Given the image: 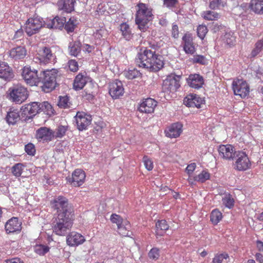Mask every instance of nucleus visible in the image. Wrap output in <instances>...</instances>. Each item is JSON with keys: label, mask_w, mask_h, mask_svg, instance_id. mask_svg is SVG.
<instances>
[{"label": "nucleus", "mask_w": 263, "mask_h": 263, "mask_svg": "<svg viewBox=\"0 0 263 263\" xmlns=\"http://www.w3.org/2000/svg\"><path fill=\"white\" fill-rule=\"evenodd\" d=\"M52 208L57 210V216L53 221V231L60 236L65 235L72 226L74 219V209L68 199L58 196L51 201Z\"/></svg>", "instance_id": "nucleus-1"}, {"label": "nucleus", "mask_w": 263, "mask_h": 263, "mask_svg": "<svg viewBox=\"0 0 263 263\" xmlns=\"http://www.w3.org/2000/svg\"><path fill=\"white\" fill-rule=\"evenodd\" d=\"M157 46L152 45L149 47H142L137 53L135 62L137 66L149 71L156 72L164 65L163 57L157 53Z\"/></svg>", "instance_id": "nucleus-2"}, {"label": "nucleus", "mask_w": 263, "mask_h": 263, "mask_svg": "<svg viewBox=\"0 0 263 263\" xmlns=\"http://www.w3.org/2000/svg\"><path fill=\"white\" fill-rule=\"evenodd\" d=\"M135 23L138 28L144 31L148 23L153 18V9L148 5L139 2L136 6Z\"/></svg>", "instance_id": "nucleus-3"}, {"label": "nucleus", "mask_w": 263, "mask_h": 263, "mask_svg": "<svg viewBox=\"0 0 263 263\" xmlns=\"http://www.w3.org/2000/svg\"><path fill=\"white\" fill-rule=\"evenodd\" d=\"M60 77L58 70H41L39 86L45 92H49L55 89L58 85L57 80Z\"/></svg>", "instance_id": "nucleus-4"}, {"label": "nucleus", "mask_w": 263, "mask_h": 263, "mask_svg": "<svg viewBox=\"0 0 263 263\" xmlns=\"http://www.w3.org/2000/svg\"><path fill=\"white\" fill-rule=\"evenodd\" d=\"M8 92L9 99L16 104H21L27 100L29 96L27 88L20 84L10 87Z\"/></svg>", "instance_id": "nucleus-5"}, {"label": "nucleus", "mask_w": 263, "mask_h": 263, "mask_svg": "<svg viewBox=\"0 0 263 263\" xmlns=\"http://www.w3.org/2000/svg\"><path fill=\"white\" fill-rule=\"evenodd\" d=\"M21 75L27 84L33 86H39L41 70L32 69L30 66H24L21 70Z\"/></svg>", "instance_id": "nucleus-6"}, {"label": "nucleus", "mask_w": 263, "mask_h": 263, "mask_svg": "<svg viewBox=\"0 0 263 263\" xmlns=\"http://www.w3.org/2000/svg\"><path fill=\"white\" fill-rule=\"evenodd\" d=\"M181 74H176L172 73L167 76L166 78L163 80L162 89L164 92H174L180 86V79Z\"/></svg>", "instance_id": "nucleus-7"}, {"label": "nucleus", "mask_w": 263, "mask_h": 263, "mask_svg": "<svg viewBox=\"0 0 263 263\" xmlns=\"http://www.w3.org/2000/svg\"><path fill=\"white\" fill-rule=\"evenodd\" d=\"M34 59L37 60L41 64H54L55 62L56 55L50 47L45 46L38 51L36 57Z\"/></svg>", "instance_id": "nucleus-8"}, {"label": "nucleus", "mask_w": 263, "mask_h": 263, "mask_svg": "<svg viewBox=\"0 0 263 263\" xmlns=\"http://www.w3.org/2000/svg\"><path fill=\"white\" fill-rule=\"evenodd\" d=\"M22 119L25 121L31 119L36 114L40 113L39 103L33 102L25 104L21 108Z\"/></svg>", "instance_id": "nucleus-9"}, {"label": "nucleus", "mask_w": 263, "mask_h": 263, "mask_svg": "<svg viewBox=\"0 0 263 263\" xmlns=\"http://www.w3.org/2000/svg\"><path fill=\"white\" fill-rule=\"evenodd\" d=\"M43 19L40 17L29 18L26 23V32L29 36L37 33L43 26Z\"/></svg>", "instance_id": "nucleus-10"}, {"label": "nucleus", "mask_w": 263, "mask_h": 263, "mask_svg": "<svg viewBox=\"0 0 263 263\" xmlns=\"http://www.w3.org/2000/svg\"><path fill=\"white\" fill-rule=\"evenodd\" d=\"M232 88L235 95L239 96L242 98H245L249 93V86L248 83L242 79L234 81Z\"/></svg>", "instance_id": "nucleus-11"}, {"label": "nucleus", "mask_w": 263, "mask_h": 263, "mask_svg": "<svg viewBox=\"0 0 263 263\" xmlns=\"http://www.w3.org/2000/svg\"><path fill=\"white\" fill-rule=\"evenodd\" d=\"M74 118L77 128L80 131L86 129L92 121L91 116L83 111H78Z\"/></svg>", "instance_id": "nucleus-12"}, {"label": "nucleus", "mask_w": 263, "mask_h": 263, "mask_svg": "<svg viewBox=\"0 0 263 263\" xmlns=\"http://www.w3.org/2000/svg\"><path fill=\"white\" fill-rule=\"evenodd\" d=\"M157 105V102L154 99L147 98L142 100L139 105L138 110L143 113L151 114L154 112L155 107Z\"/></svg>", "instance_id": "nucleus-13"}, {"label": "nucleus", "mask_w": 263, "mask_h": 263, "mask_svg": "<svg viewBox=\"0 0 263 263\" xmlns=\"http://www.w3.org/2000/svg\"><path fill=\"white\" fill-rule=\"evenodd\" d=\"M124 89L122 82L118 80H115L109 85V93L114 99L119 98L123 95Z\"/></svg>", "instance_id": "nucleus-14"}, {"label": "nucleus", "mask_w": 263, "mask_h": 263, "mask_svg": "<svg viewBox=\"0 0 263 263\" xmlns=\"http://www.w3.org/2000/svg\"><path fill=\"white\" fill-rule=\"evenodd\" d=\"M204 100L196 94L190 93L183 100L185 105L190 107H197L200 108L203 104Z\"/></svg>", "instance_id": "nucleus-15"}, {"label": "nucleus", "mask_w": 263, "mask_h": 263, "mask_svg": "<svg viewBox=\"0 0 263 263\" xmlns=\"http://www.w3.org/2000/svg\"><path fill=\"white\" fill-rule=\"evenodd\" d=\"M86 175L81 169L76 170L72 174L71 178H67L68 181L74 186H80L85 181Z\"/></svg>", "instance_id": "nucleus-16"}, {"label": "nucleus", "mask_w": 263, "mask_h": 263, "mask_svg": "<svg viewBox=\"0 0 263 263\" xmlns=\"http://www.w3.org/2000/svg\"><path fill=\"white\" fill-rule=\"evenodd\" d=\"M36 138L40 141L49 142L54 138V132L46 127H40L36 132Z\"/></svg>", "instance_id": "nucleus-17"}, {"label": "nucleus", "mask_w": 263, "mask_h": 263, "mask_svg": "<svg viewBox=\"0 0 263 263\" xmlns=\"http://www.w3.org/2000/svg\"><path fill=\"white\" fill-rule=\"evenodd\" d=\"M22 223L17 217H13L8 220L5 225L6 232L7 234L20 232L22 229Z\"/></svg>", "instance_id": "nucleus-18"}, {"label": "nucleus", "mask_w": 263, "mask_h": 263, "mask_svg": "<svg viewBox=\"0 0 263 263\" xmlns=\"http://www.w3.org/2000/svg\"><path fill=\"white\" fill-rule=\"evenodd\" d=\"M235 149L231 144L220 145L218 148L219 156L223 159L231 161Z\"/></svg>", "instance_id": "nucleus-19"}, {"label": "nucleus", "mask_w": 263, "mask_h": 263, "mask_svg": "<svg viewBox=\"0 0 263 263\" xmlns=\"http://www.w3.org/2000/svg\"><path fill=\"white\" fill-rule=\"evenodd\" d=\"M14 77L13 71L8 63L0 62V78L6 81H10Z\"/></svg>", "instance_id": "nucleus-20"}, {"label": "nucleus", "mask_w": 263, "mask_h": 263, "mask_svg": "<svg viewBox=\"0 0 263 263\" xmlns=\"http://www.w3.org/2000/svg\"><path fill=\"white\" fill-rule=\"evenodd\" d=\"M85 241L84 237L81 234L72 232L69 233L66 238V242L69 246H77Z\"/></svg>", "instance_id": "nucleus-21"}, {"label": "nucleus", "mask_w": 263, "mask_h": 263, "mask_svg": "<svg viewBox=\"0 0 263 263\" xmlns=\"http://www.w3.org/2000/svg\"><path fill=\"white\" fill-rule=\"evenodd\" d=\"M188 85L192 88L199 89L204 84V80L202 76L199 74H191L186 79Z\"/></svg>", "instance_id": "nucleus-22"}, {"label": "nucleus", "mask_w": 263, "mask_h": 263, "mask_svg": "<svg viewBox=\"0 0 263 263\" xmlns=\"http://www.w3.org/2000/svg\"><path fill=\"white\" fill-rule=\"evenodd\" d=\"M183 48L185 53L191 55L196 52V49L193 42V39L190 34L186 33L182 37Z\"/></svg>", "instance_id": "nucleus-23"}, {"label": "nucleus", "mask_w": 263, "mask_h": 263, "mask_svg": "<svg viewBox=\"0 0 263 263\" xmlns=\"http://www.w3.org/2000/svg\"><path fill=\"white\" fill-rule=\"evenodd\" d=\"M182 125L178 122L172 124L165 130V136L170 138L178 137L182 133Z\"/></svg>", "instance_id": "nucleus-24"}, {"label": "nucleus", "mask_w": 263, "mask_h": 263, "mask_svg": "<svg viewBox=\"0 0 263 263\" xmlns=\"http://www.w3.org/2000/svg\"><path fill=\"white\" fill-rule=\"evenodd\" d=\"M231 161L235 164H250V161L246 153L243 151H235Z\"/></svg>", "instance_id": "nucleus-25"}, {"label": "nucleus", "mask_w": 263, "mask_h": 263, "mask_svg": "<svg viewBox=\"0 0 263 263\" xmlns=\"http://www.w3.org/2000/svg\"><path fill=\"white\" fill-rule=\"evenodd\" d=\"M75 0H58L57 6L59 10L66 13H71L74 10Z\"/></svg>", "instance_id": "nucleus-26"}, {"label": "nucleus", "mask_w": 263, "mask_h": 263, "mask_svg": "<svg viewBox=\"0 0 263 263\" xmlns=\"http://www.w3.org/2000/svg\"><path fill=\"white\" fill-rule=\"evenodd\" d=\"M66 23L65 17L55 16L52 20L47 21L46 25L47 27L50 29H62Z\"/></svg>", "instance_id": "nucleus-27"}, {"label": "nucleus", "mask_w": 263, "mask_h": 263, "mask_svg": "<svg viewBox=\"0 0 263 263\" xmlns=\"http://www.w3.org/2000/svg\"><path fill=\"white\" fill-rule=\"evenodd\" d=\"M26 55V50L24 47L17 46L9 51V56L14 60H21Z\"/></svg>", "instance_id": "nucleus-28"}, {"label": "nucleus", "mask_w": 263, "mask_h": 263, "mask_svg": "<svg viewBox=\"0 0 263 263\" xmlns=\"http://www.w3.org/2000/svg\"><path fill=\"white\" fill-rule=\"evenodd\" d=\"M21 119L20 112L17 109H10L5 118L6 122L9 124L14 125Z\"/></svg>", "instance_id": "nucleus-29"}, {"label": "nucleus", "mask_w": 263, "mask_h": 263, "mask_svg": "<svg viewBox=\"0 0 263 263\" xmlns=\"http://www.w3.org/2000/svg\"><path fill=\"white\" fill-rule=\"evenodd\" d=\"M169 225L164 219L159 220L156 223V236L158 239L159 237L163 236L165 232L169 229Z\"/></svg>", "instance_id": "nucleus-30"}, {"label": "nucleus", "mask_w": 263, "mask_h": 263, "mask_svg": "<svg viewBox=\"0 0 263 263\" xmlns=\"http://www.w3.org/2000/svg\"><path fill=\"white\" fill-rule=\"evenodd\" d=\"M82 44L79 40L71 42L68 45V51L70 55L77 57L81 52Z\"/></svg>", "instance_id": "nucleus-31"}, {"label": "nucleus", "mask_w": 263, "mask_h": 263, "mask_svg": "<svg viewBox=\"0 0 263 263\" xmlns=\"http://www.w3.org/2000/svg\"><path fill=\"white\" fill-rule=\"evenodd\" d=\"M249 7L255 14H263V0H251Z\"/></svg>", "instance_id": "nucleus-32"}, {"label": "nucleus", "mask_w": 263, "mask_h": 263, "mask_svg": "<svg viewBox=\"0 0 263 263\" xmlns=\"http://www.w3.org/2000/svg\"><path fill=\"white\" fill-rule=\"evenodd\" d=\"M86 78L82 73H79L75 78L73 87L76 90L82 89L86 84Z\"/></svg>", "instance_id": "nucleus-33"}, {"label": "nucleus", "mask_w": 263, "mask_h": 263, "mask_svg": "<svg viewBox=\"0 0 263 263\" xmlns=\"http://www.w3.org/2000/svg\"><path fill=\"white\" fill-rule=\"evenodd\" d=\"M210 178L211 174L209 172L208 170L203 169L199 174H196L194 176L193 179L195 181L203 183L207 180H210Z\"/></svg>", "instance_id": "nucleus-34"}, {"label": "nucleus", "mask_w": 263, "mask_h": 263, "mask_svg": "<svg viewBox=\"0 0 263 263\" xmlns=\"http://www.w3.org/2000/svg\"><path fill=\"white\" fill-rule=\"evenodd\" d=\"M78 21L74 17H70L64 24V28L67 33L73 32L77 26Z\"/></svg>", "instance_id": "nucleus-35"}, {"label": "nucleus", "mask_w": 263, "mask_h": 263, "mask_svg": "<svg viewBox=\"0 0 263 263\" xmlns=\"http://www.w3.org/2000/svg\"><path fill=\"white\" fill-rule=\"evenodd\" d=\"M40 112H43L45 114L51 116L54 114V109L50 104L45 101L39 103Z\"/></svg>", "instance_id": "nucleus-36"}, {"label": "nucleus", "mask_w": 263, "mask_h": 263, "mask_svg": "<svg viewBox=\"0 0 263 263\" xmlns=\"http://www.w3.org/2000/svg\"><path fill=\"white\" fill-rule=\"evenodd\" d=\"M110 221L117 225L118 230L120 233H123V231L126 230V228L122 225L123 219L119 215L116 214H112L110 218Z\"/></svg>", "instance_id": "nucleus-37"}, {"label": "nucleus", "mask_w": 263, "mask_h": 263, "mask_svg": "<svg viewBox=\"0 0 263 263\" xmlns=\"http://www.w3.org/2000/svg\"><path fill=\"white\" fill-rule=\"evenodd\" d=\"M120 31L122 32V36L126 40L129 41L132 38L133 34L129 26L127 24L122 23L120 25Z\"/></svg>", "instance_id": "nucleus-38"}, {"label": "nucleus", "mask_w": 263, "mask_h": 263, "mask_svg": "<svg viewBox=\"0 0 263 263\" xmlns=\"http://www.w3.org/2000/svg\"><path fill=\"white\" fill-rule=\"evenodd\" d=\"M222 218V213L217 209L213 210L210 215V220L214 225H216Z\"/></svg>", "instance_id": "nucleus-39"}, {"label": "nucleus", "mask_w": 263, "mask_h": 263, "mask_svg": "<svg viewBox=\"0 0 263 263\" xmlns=\"http://www.w3.org/2000/svg\"><path fill=\"white\" fill-rule=\"evenodd\" d=\"M61 108H69L71 107V103L69 101V97L67 96H60L58 104Z\"/></svg>", "instance_id": "nucleus-40"}, {"label": "nucleus", "mask_w": 263, "mask_h": 263, "mask_svg": "<svg viewBox=\"0 0 263 263\" xmlns=\"http://www.w3.org/2000/svg\"><path fill=\"white\" fill-rule=\"evenodd\" d=\"M34 252L39 255L43 256L49 251L50 248L44 245H37L34 247Z\"/></svg>", "instance_id": "nucleus-41"}, {"label": "nucleus", "mask_w": 263, "mask_h": 263, "mask_svg": "<svg viewBox=\"0 0 263 263\" xmlns=\"http://www.w3.org/2000/svg\"><path fill=\"white\" fill-rule=\"evenodd\" d=\"M68 126L59 125L54 132V137L55 138H62L68 130Z\"/></svg>", "instance_id": "nucleus-42"}, {"label": "nucleus", "mask_w": 263, "mask_h": 263, "mask_svg": "<svg viewBox=\"0 0 263 263\" xmlns=\"http://www.w3.org/2000/svg\"><path fill=\"white\" fill-rule=\"evenodd\" d=\"M189 60L193 64L206 65L207 63V61L205 57L202 55H194L193 57L191 58Z\"/></svg>", "instance_id": "nucleus-43"}, {"label": "nucleus", "mask_w": 263, "mask_h": 263, "mask_svg": "<svg viewBox=\"0 0 263 263\" xmlns=\"http://www.w3.org/2000/svg\"><path fill=\"white\" fill-rule=\"evenodd\" d=\"M202 15L205 20L209 21L217 20L219 16L217 12L212 11H204Z\"/></svg>", "instance_id": "nucleus-44"}, {"label": "nucleus", "mask_w": 263, "mask_h": 263, "mask_svg": "<svg viewBox=\"0 0 263 263\" xmlns=\"http://www.w3.org/2000/svg\"><path fill=\"white\" fill-rule=\"evenodd\" d=\"M263 50V39L258 40L255 45V48L251 52L253 57H256Z\"/></svg>", "instance_id": "nucleus-45"}, {"label": "nucleus", "mask_w": 263, "mask_h": 263, "mask_svg": "<svg viewBox=\"0 0 263 263\" xmlns=\"http://www.w3.org/2000/svg\"><path fill=\"white\" fill-rule=\"evenodd\" d=\"M141 74V73L135 68L129 69L127 71L124 72V75L128 79H134L138 77Z\"/></svg>", "instance_id": "nucleus-46"}, {"label": "nucleus", "mask_w": 263, "mask_h": 263, "mask_svg": "<svg viewBox=\"0 0 263 263\" xmlns=\"http://www.w3.org/2000/svg\"><path fill=\"white\" fill-rule=\"evenodd\" d=\"M223 204L229 209H231L234 206V200L232 196L229 194L226 195L222 198Z\"/></svg>", "instance_id": "nucleus-47"}, {"label": "nucleus", "mask_w": 263, "mask_h": 263, "mask_svg": "<svg viewBox=\"0 0 263 263\" xmlns=\"http://www.w3.org/2000/svg\"><path fill=\"white\" fill-rule=\"evenodd\" d=\"M208 28L206 26L200 25L197 28V35L201 39H203L208 32Z\"/></svg>", "instance_id": "nucleus-48"}, {"label": "nucleus", "mask_w": 263, "mask_h": 263, "mask_svg": "<svg viewBox=\"0 0 263 263\" xmlns=\"http://www.w3.org/2000/svg\"><path fill=\"white\" fill-rule=\"evenodd\" d=\"M229 258V255L227 253L217 254L213 259V263H221L224 259Z\"/></svg>", "instance_id": "nucleus-49"}, {"label": "nucleus", "mask_w": 263, "mask_h": 263, "mask_svg": "<svg viewBox=\"0 0 263 263\" xmlns=\"http://www.w3.org/2000/svg\"><path fill=\"white\" fill-rule=\"evenodd\" d=\"M223 40L227 45L231 46L233 45L235 42V37L231 32L226 33L223 36Z\"/></svg>", "instance_id": "nucleus-50"}, {"label": "nucleus", "mask_w": 263, "mask_h": 263, "mask_svg": "<svg viewBox=\"0 0 263 263\" xmlns=\"http://www.w3.org/2000/svg\"><path fill=\"white\" fill-rule=\"evenodd\" d=\"M26 165H13L11 168L12 174L16 177H20L23 173V168Z\"/></svg>", "instance_id": "nucleus-51"}, {"label": "nucleus", "mask_w": 263, "mask_h": 263, "mask_svg": "<svg viewBox=\"0 0 263 263\" xmlns=\"http://www.w3.org/2000/svg\"><path fill=\"white\" fill-rule=\"evenodd\" d=\"M148 256L151 259H158L160 256L159 250L157 248H152L148 253Z\"/></svg>", "instance_id": "nucleus-52"}, {"label": "nucleus", "mask_w": 263, "mask_h": 263, "mask_svg": "<svg viewBox=\"0 0 263 263\" xmlns=\"http://www.w3.org/2000/svg\"><path fill=\"white\" fill-rule=\"evenodd\" d=\"M178 4V0H164L163 5L169 9H172L176 7Z\"/></svg>", "instance_id": "nucleus-53"}, {"label": "nucleus", "mask_w": 263, "mask_h": 263, "mask_svg": "<svg viewBox=\"0 0 263 263\" xmlns=\"http://www.w3.org/2000/svg\"><path fill=\"white\" fill-rule=\"evenodd\" d=\"M68 67L70 71H77L78 70V64L75 60H70L68 63Z\"/></svg>", "instance_id": "nucleus-54"}, {"label": "nucleus", "mask_w": 263, "mask_h": 263, "mask_svg": "<svg viewBox=\"0 0 263 263\" xmlns=\"http://www.w3.org/2000/svg\"><path fill=\"white\" fill-rule=\"evenodd\" d=\"M25 149L26 152L29 155H34L35 152L34 145L30 143L25 145Z\"/></svg>", "instance_id": "nucleus-55"}, {"label": "nucleus", "mask_w": 263, "mask_h": 263, "mask_svg": "<svg viewBox=\"0 0 263 263\" xmlns=\"http://www.w3.org/2000/svg\"><path fill=\"white\" fill-rule=\"evenodd\" d=\"M224 26L221 24L213 22L211 26V30L214 33H216L223 29Z\"/></svg>", "instance_id": "nucleus-56"}, {"label": "nucleus", "mask_w": 263, "mask_h": 263, "mask_svg": "<svg viewBox=\"0 0 263 263\" xmlns=\"http://www.w3.org/2000/svg\"><path fill=\"white\" fill-rule=\"evenodd\" d=\"M222 3V0H212L210 2L209 7L211 9H218Z\"/></svg>", "instance_id": "nucleus-57"}, {"label": "nucleus", "mask_w": 263, "mask_h": 263, "mask_svg": "<svg viewBox=\"0 0 263 263\" xmlns=\"http://www.w3.org/2000/svg\"><path fill=\"white\" fill-rule=\"evenodd\" d=\"M172 36L175 39H177L179 36L178 27L176 24H173L172 29Z\"/></svg>", "instance_id": "nucleus-58"}, {"label": "nucleus", "mask_w": 263, "mask_h": 263, "mask_svg": "<svg viewBox=\"0 0 263 263\" xmlns=\"http://www.w3.org/2000/svg\"><path fill=\"white\" fill-rule=\"evenodd\" d=\"M82 97L89 101H91L93 100L94 99V95L91 93H88L87 91H86L85 90H84V91L82 92Z\"/></svg>", "instance_id": "nucleus-59"}, {"label": "nucleus", "mask_w": 263, "mask_h": 263, "mask_svg": "<svg viewBox=\"0 0 263 263\" xmlns=\"http://www.w3.org/2000/svg\"><path fill=\"white\" fill-rule=\"evenodd\" d=\"M251 165H235L234 169L239 171H245L251 168Z\"/></svg>", "instance_id": "nucleus-60"}, {"label": "nucleus", "mask_w": 263, "mask_h": 263, "mask_svg": "<svg viewBox=\"0 0 263 263\" xmlns=\"http://www.w3.org/2000/svg\"><path fill=\"white\" fill-rule=\"evenodd\" d=\"M195 168L196 165H187L185 171L189 175V176H190L192 174L193 172L195 170Z\"/></svg>", "instance_id": "nucleus-61"}, {"label": "nucleus", "mask_w": 263, "mask_h": 263, "mask_svg": "<svg viewBox=\"0 0 263 263\" xmlns=\"http://www.w3.org/2000/svg\"><path fill=\"white\" fill-rule=\"evenodd\" d=\"M6 263H24L20 258L16 257L10 259H7L5 261Z\"/></svg>", "instance_id": "nucleus-62"}, {"label": "nucleus", "mask_w": 263, "mask_h": 263, "mask_svg": "<svg viewBox=\"0 0 263 263\" xmlns=\"http://www.w3.org/2000/svg\"><path fill=\"white\" fill-rule=\"evenodd\" d=\"M23 36V30L22 29H20L17 30L15 32L14 35V39H20L21 37Z\"/></svg>", "instance_id": "nucleus-63"}, {"label": "nucleus", "mask_w": 263, "mask_h": 263, "mask_svg": "<svg viewBox=\"0 0 263 263\" xmlns=\"http://www.w3.org/2000/svg\"><path fill=\"white\" fill-rule=\"evenodd\" d=\"M256 246L258 251L263 252V242L260 240L256 241Z\"/></svg>", "instance_id": "nucleus-64"}]
</instances>
